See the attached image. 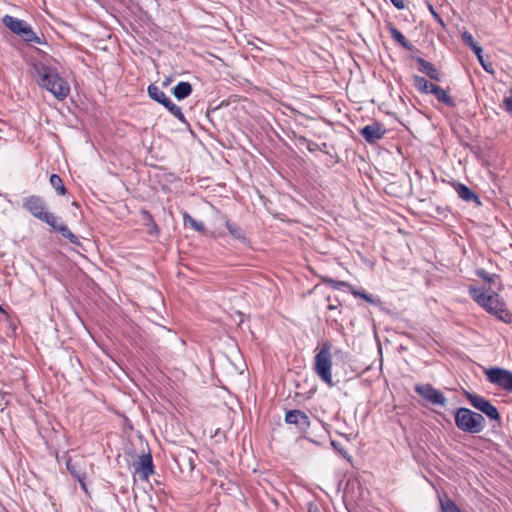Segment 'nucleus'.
Segmentation results:
<instances>
[{"mask_svg":"<svg viewBox=\"0 0 512 512\" xmlns=\"http://www.w3.org/2000/svg\"><path fill=\"white\" fill-rule=\"evenodd\" d=\"M22 206L35 218L45 222L55 231L67 238L72 244H79L78 237L70 231L68 226L61 221V218L53 213L47 212V204L45 200L38 195H30L23 198Z\"/></svg>","mask_w":512,"mask_h":512,"instance_id":"f257e3e1","label":"nucleus"},{"mask_svg":"<svg viewBox=\"0 0 512 512\" xmlns=\"http://www.w3.org/2000/svg\"><path fill=\"white\" fill-rule=\"evenodd\" d=\"M33 76L39 85L51 92L56 99L63 100L68 96L70 87L55 69L43 64H36Z\"/></svg>","mask_w":512,"mask_h":512,"instance_id":"f03ea898","label":"nucleus"},{"mask_svg":"<svg viewBox=\"0 0 512 512\" xmlns=\"http://www.w3.org/2000/svg\"><path fill=\"white\" fill-rule=\"evenodd\" d=\"M455 424L464 432L478 434L485 427V418L480 413L461 407L455 412Z\"/></svg>","mask_w":512,"mask_h":512,"instance_id":"7ed1b4c3","label":"nucleus"},{"mask_svg":"<svg viewBox=\"0 0 512 512\" xmlns=\"http://www.w3.org/2000/svg\"><path fill=\"white\" fill-rule=\"evenodd\" d=\"M332 355L331 344L324 342L319 351L315 355L314 371L319 378L326 383L329 387L335 384L332 379Z\"/></svg>","mask_w":512,"mask_h":512,"instance_id":"20e7f679","label":"nucleus"},{"mask_svg":"<svg viewBox=\"0 0 512 512\" xmlns=\"http://www.w3.org/2000/svg\"><path fill=\"white\" fill-rule=\"evenodd\" d=\"M466 398L470 404L477 410L484 413L491 420L500 422L501 417L498 409L486 398L481 395L466 392Z\"/></svg>","mask_w":512,"mask_h":512,"instance_id":"39448f33","label":"nucleus"},{"mask_svg":"<svg viewBox=\"0 0 512 512\" xmlns=\"http://www.w3.org/2000/svg\"><path fill=\"white\" fill-rule=\"evenodd\" d=\"M482 307L489 313L494 314L498 319L508 323L511 320V314L503 307L496 292L488 294Z\"/></svg>","mask_w":512,"mask_h":512,"instance_id":"423d86ee","label":"nucleus"},{"mask_svg":"<svg viewBox=\"0 0 512 512\" xmlns=\"http://www.w3.org/2000/svg\"><path fill=\"white\" fill-rule=\"evenodd\" d=\"M487 379L501 387L502 389L512 392V372L503 368L493 367L485 372Z\"/></svg>","mask_w":512,"mask_h":512,"instance_id":"0eeeda50","label":"nucleus"},{"mask_svg":"<svg viewBox=\"0 0 512 512\" xmlns=\"http://www.w3.org/2000/svg\"><path fill=\"white\" fill-rule=\"evenodd\" d=\"M415 391L428 403L439 406H445L447 403L445 395L431 384H418Z\"/></svg>","mask_w":512,"mask_h":512,"instance_id":"6e6552de","label":"nucleus"},{"mask_svg":"<svg viewBox=\"0 0 512 512\" xmlns=\"http://www.w3.org/2000/svg\"><path fill=\"white\" fill-rule=\"evenodd\" d=\"M285 422L287 424L296 425L301 432H306L310 427V420L308 415L301 410H289L285 414Z\"/></svg>","mask_w":512,"mask_h":512,"instance_id":"1a4fd4ad","label":"nucleus"},{"mask_svg":"<svg viewBox=\"0 0 512 512\" xmlns=\"http://www.w3.org/2000/svg\"><path fill=\"white\" fill-rule=\"evenodd\" d=\"M386 133V128L379 122H373L370 125H366L360 131L361 136L368 143H375L376 141L383 138Z\"/></svg>","mask_w":512,"mask_h":512,"instance_id":"9d476101","label":"nucleus"},{"mask_svg":"<svg viewBox=\"0 0 512 512\" xmlns=\"http://www.w3.org/2000/svg\"><path fill=\"white\" fill-rule=\"evenodd\" d=\"M153 472L152 456L150 454L141 455L135 466V474H138L141 480H148Z\"/></svg>","mask_w":512,"mask_h":512,"instance_id":"9b49d317","label":"nucleus"},{"mask_svg":"<svg viewBox=\"0 0 512 512\" xmlns=\"http://www.w3.org/2000/svg\"><path fill=\"white\" fill-rule=\"evenodd\" d=\"M66 468L69 473L80 483L81 487L86 490V473L83 471L81 464L78 461H73L69 458L66 461Z\"/></svg>","mask_w":512,"mask_h":512,"instance_id":"f8f14e48","label":"nucleus"},{"mask_svg":"<svg viewBox=\"0 0 512 512\" xmlns=\"http://www.w3.org/2000/svg\"><path fill=\"white\" fill-rule=\"evenodd\" d=\"M454 189L458 196L466 202H475L478 206L481 205V201L477 194H475L468 186L462 183H455Z\"/></svg>","mask_w":512,"mask_h":512,"instance_id":"ddd939ff","label":"nucleus"},{"mask_svg":"<svg viewBox=\"0 0 512 512\" xmlns=\"http://www.w3.org/2000/svg\"><path fill=\"white\" fill-rule=\"evenodd\" d=\"M415 60L419 65L418 69L420 72L426 74L432 80L440 81V73L432 63L421 57H417Z\"/></svg>","mask_w":512,"mask_h":512,"instance_id":"4468645a","label":"nucleus"},{"mask_svg":"<svg viewBox=\"0 0 512 512\" xmlns=\"http://www.w3.org/2000/svg\"><path fill=\"white\" fill-rule=\"evenodd\" d=\"M2 23L5 27H7L12 33L19 36L22 30L28 24L26 21L17 19L11 15H5L2 18Z\"/></svg>","mask_w":512,"mask_h":512,"instance_id":"2eb2a0df","label":"nucleus"},{"mask_svg":"<svg viewBox=\"0 0 512 512\" xmlns=\"http://www.w3.org/2000/svg\"><path fill=\"white\" fill-rule=\"evenodd\" d=\"M149 97L161 105L169 104L170 98L156 85L151 84L147 89Z\"/></svg>","mask_w":512,"mask_h":512,"instance_id":"dca6fc26","label":"nucleus"},{"mask_svg":"<svg viewBox=\"0 0 512 512\" xmlns=\"http://www.w3.org/2000/svg\"><path fill=\"white\" fill-rule=\"evenodd\" d=\"M193 91L192 85L189 82L181 81L172 90L174 97L178 100H183L191 95Z\"/></svg>","mask_w":512,"mask_h":512,"instance_id":"f3484780","label":"nucleus"},{"mask_svg":"<svg viewBox=\"0 0 512 512\" xmlns=\"http://www.w3.org/2000/svg\"><path fill=\"white\" fill-rule=\"evenodd\" d=\"M413 83L418 91L423 94H432V90L436 86L435 84L429 82L426 78L418 75L413 77Z\"/></svg>","mask_w":512,"mask_h":512,"instance_id":"a211bd4d","label":"nucleus"},{"mask_svg":"<svg viewBox=\"0 0 512 512\" xmlns=\"http://www.w3.org/2000/svg\"><path fill=\"white\" fill-rule=\"evenodd\" d=\"M432 94L436 97V99L439 102H441L449 107H454L456 105L455 100L451 96H449L443 88H441L438 85H436L433 88Z\"/></svg>","mask_w":512,"mask_h":512,"instance_id":"6ab92c4d","label":"nucleus"},{"mask_svg":"<svg viewBox=\"0 0 512 512\" xmlns=\"http://www.w3.org/2000/svg\"><path fill=\"white\" fill-rule=\"evenodd\" d=\"M389 32L394 41H396L399 45H401L403 48L407 50H412L414 47L411 43L407 41L405 36L402 34L400 30H398L394 26H389Z\"/></svg>","mask_w":512,"mask_h":512,"instance_id":"aec40b11","label":"nucleus"},{"mask_svg":"<svg viewBox=\"0 0 512 512\" xmlns=\"http://www.w3.org/2000/svg\"><path fill=\"white\" fill-rule=\"evenodd\" d=\"M19 37L27 43H35V44H42V40L40 37L34 33L32 30V27L30 24H27L26 27L22 30V32L19 34Z\"/></svg>","mask_w":512,"mask_h":512,"instance_id":"412c9836","label":"nucleus"},{"mask_svg":"<svg viewBox=\"0 0 512 512\" xmlns=\"http://www.w3.org/2000/svg\"><path fill=\"white\" fill-rule=\"evenodd\" d=\"M440 509L442 512H463L457 504L447 495L439 498Z\"/></svg>","mask_w":512,"mask_h":512,"instance_id":"4be33fe9","label":"nucleus"},{"mask_svg":"<svg viewBox=\"0 0 512 512\" xmlns=\"http://www.w3.org/2000/svg\"><path fill=\"white\" fill-rule=\"evenodd\" d=\"M50 184L55 189L57 194L64 196L67 193V189L63 184L61 177L57 174H52L50 176Z\"/></svg>","mask_w":512,"mask_h":512,"instance_id":"5701e85b","label":"nucleus"},{"mask_svg":"<svg viewBox=\"0 0 512 512\" xmlns=\"http://www.w3.org/2000/svg\"><path fill=\"white\" fill-rule=\"evenodd\" d=\"M469 294L475 302L479 305H483L486 301L488 294L481 288L469 287Z\"/></svg>","mask_w":512,"mask_h":512,"instance_id":"b1692460","label":"nucleus"},{"mask_svg":"<svg viewBox=\"0 0 512 512\" xmlns=\"http://www.w3.org/2000/svg\"><path fill=\"white\" fill-rule=\"evenodd\" d=\"M322 281L324 284H326L336 290H339L342 288H348L351 291V288H354L351 284H349L346 281L334 280L330 277H323Z\"/></svg>","mask_w":512,"mask_h":512,"instance_id":"393cba45","label":"nucleus"},{"mask_svg":"<svg viewBox=\"0 0 512 512\" xmlns=\"http://www.w3.org/2000/svg\"><path fill=\"white\" fill-rule=\"evenodd\" d=\"M462 41L469 46L475 54H479V52H483L482 48L475 42L473 36L468 31H465L461 35Z\"/></svg>","mask_w":512,"mask_h":512,"instance_id":"a878e982","label":"nucleus"},{"mask_svg":"<svg viewBox=\"0 0 512 512\" xmlns=\"http://www.w3.org/2000/svg\"><path fill=\"white\" fill-rule=\"evenodd\" d=\"M351 294L355 297H360L364 299L366 302L372 304V305H378L380 304V299L373 298L372 295L366 293L365 291L358 290L356 288H351Z\"/></svg>","mask_w":512,"mask_h":512,"instance_id":"bb28decb","label":"nucleus"},{"mask_svg":"<svg viewBox=\"0 0 512 512\" xmlns=\"http://www.w3.org/2000/svg\"><path fill=\"white\" fill-rule=\"evenodd\" d=\"M164 107L167 108L169 112L173 114L180 122L187 123L181 108L174 104L171 99L169 100V104H165Z\"/></svg>","mask_w":512,"mask_h":512,"instance_id":"cd10ccee","label":"nucleus"},{"mask_svg":"<svg viewBox=\"0 0 512 512\" xmlns=\"http://www.w3.org/2000/svg\"><path fill=\"white\" fill-rule=\"evenodd\" d=\"M183 218H184V223L190 225L194 230H196L198 232H204L205 231L204 224L202 222H200V221H197L196 219H194L189 214L185 213Z\"/></svg>","mask_w":512,"mask_h":512,"instance_id":"c85d7f7f","label":"nucleus"},{"mask_svg":"<svg viewBox=\"0 0 512 512\" xmlns=\"http://www.w3.org/2000/svg\"><path fill=\"white\" fill-rule=\"evenodd\" d=\"M226 228L228 229L229 233L236 239H243V233L241 228L236 224L231 222L230 220H227L225 223Z\"/></svg>","mask_w":512,"mask_h":512,"instance_id":"c756f323","label":"nucleus"},{"mask_svg":"<svg viewBox=\"0 0 512 512\" xmlns=\"http://www.w3.org/2000/svg\"><path fill=\"white\" fill-rule=\"evenodd\" d=\"M181 459H182V463L180 462V460L176 459V462L178 463L181 471H187V472H192L195 465H194V460L192 457H182L180 456Z\"/></svg>","mask_w":512,"mask_h":512,"instance_id":"7c9ffc66","label":"nucleus"},{"mask_svg":"<svg viewBox=\"0 0 512 512\" xmlns=\"http://www.w3.org/2000/svg\"><path fill=\"white\" fill-rule=\"evenodd\" d=\"M143 215H144V218L148 221L146 223V225L151 226L148 233L150 235H153V234L158 235L160 232V229H159L158 225L156 224V222L154 221L152 215L148 211H143Z\"/></svg>","mask_w":512,"mask_h":512,"instance_id":"2f4dec72","label":"nucleus"},{"mask_svg":"<svg viewBox=\"0 0 512 512\" xmlns=\"http://www.w3.org/2000/svg\"><path fill=\"white\" fill-rule=\"evenodd\" d=\"M476 275L484 280L485 282L492 283L495 281V279H499V276L496 274H490L485 269H477Z\"/></svg>","mask_w":512,"mask_h":512,"instance_id":"473e14b6","label":"nucleus"},{"mask_svg":"<svg viewBox=\"0 0 512 512\" xmlns=\"http://www.w3.org/2000/svg\"><path fill=\"white\" fill-rule=\"evenodd\" d=\"M331 445L334 448V450H336L343 456V458H345L348 461L351 460V456L349 455V453L342 447V445L338 441L332 440Z\"/></svg>","mask_w":512,"mask_h":512,"instance_id":"72a5a7b5","label":"nucleus"},{"mask_svg":"<svg viewBox=\"0 0 512 512\" xmlns=\"http://www.w3.org/2000/svg\"><path fill=\"white\" fill-rule=\"evenodd\" d=\"M505 110L512 115V89L509 91V96L505 97L504 101Z\"/></svg>","mask_w":512,"mask_h":512,"instance_id":"f704fd0d","label":"nucleus"},{"mask_svg":"<svg viewBox=\"0 0 512 512\" xmlns=\"http://www.w3.org/2000/svg\"><path fill=\"white\" fill-rule=\"evenodd\" d=\"M482 53L483 52H479V54H475V55L477 56V59L480 62L483 69L487 72H492V70L490 69L492 64L484 61Z\"/></svg>","mask_w":512,"mask_h":512,"instance_id":"c9c22d12","label":"nucleus"},{"mask_svg":"<svg viewBox=\"0 0 512 512\" xmlns=\"http://www.w3.org/2000/svg\"><path fill=\"white\" fill-rule=\"evenodd\" d=\"M428 8H429V11L431 12L433 18L442 26L444 27L445 26V23L443 21V19L440 17V15L435 11L433 5L429 4L428 5Z\"/></svg>","mask_w":512,"mask_h":512,"instance_id":"e433bc0d","label":"nucleus"},{"mask_svg":"<svg viewBox=\"0 0 512 512\" xmlns=\"http://www.w3.org/2000/svg\"><path fill=\"white\" fill-rule=\"evenodd\" d=\"M318 148H320V145L313 142V141H310L308 142L307 144V149L310 151V152H315L316 150H318Z\"/></svg>","mask_w":512,"mask_h":512,"instance_id":"4c0bfd02","label":"nucleus"},{"mask_svg":"<svg viewBox=\"0 0 512 512\" xmlns=\"http://www.w3.org/2000/svg\"><path fill=\"white\" fill-rule=\"evenodd\" d=\"M392 2V4L397 8V9H404L405 8V2L404 0H390Z\"/></svg>","mask_w":512,"mask_h":512,"instance_id":"58836bf2","label":"nucleus"},{"mask_svg":"<svg viewBox=\"0 0 512 512\" xmlns=\"http://www.w3.org/2000/svg\"><path fill=\"white\" fill-rule=\"evenodd\" d=\"M297 141H298V143H299V144H306V145L308 144V142H310V140H308V139H307L306 137H304V136H299V137L297 138Z\"/></svg>","mask_w":512,"mask_h":512,"instance_id":"ea45409f","label":"nucleus"},{"mask_svg":"<svg viewBox=\"0 0 512 512\" xmlns=\"http://www.w3.org/2000/svg\"><path fill=\"white\" fill-rule=\"evenodd\" d=\"M327 146H328V145H327V143H322V144L320 145V148H318V150H320V151H322V152H325V153H326V152H327V151H326Z\"/></svg>","mask_w":512,"mask_h":512,"instance_id":"a19ab883","label":"nucleus"},{"mask_svg":"<svg viewBox=\"0 0 512 512\" xmlns=\"http://www.w3.org/2000/svg\"><path fill=\"white\" fill-rule=\"evenodd\" d=\"M446 208H441V207H437V212L439 215H444L445 216V212H446Z\"/></svg>","mask_w":512,"mask_h":512,"instance_id":"79ce46f5","label":"nucleus"},{"mask_svg":"<svg viewBox=\"0 0 512 512\" xmlns=\"http://www.w3.org/2000/svg\"><path fill=\"white\" fill-rule=\"evenodd\" d=\"M170 81H171V80H170L169 78H167V79L163 82V86H165V87H166V86H168V85L170 84Z\"/></svg>","mask_w":512,"mask_h":512,"instance_id":"37998d69","label":"nucleus"},{"mask_svg":"<svg viewBox=\"0 0 512 512\" xmlns=\"http://www.w3.org/2000/svg\"><path fill=\"white\" fill-rule=\"evenodd\" d=\"M335 308H336V306H335L334 304H329V305H328V309H329V310H333V309H335Z\"/></svg>","mask_w":512,"mask_h":512,"instance_id":"c03bdc74","label":"nucleus"},{"mask_svg":"<svg viewBox=\"0 0 512 512\" xmlns=\"http://www.w3.org/2000/svg\"><path fill=\"white\" fill-rule=\"evenodd\" d=\"M341 435L344 436L347 440H350L349 435H346V434H341Z\"/></svg>","mask_w":512,"mask_h":512,"instance_id":"a18cd8bd","label":"nucleus"},{"mask_svg":"<svg viewBox=\"0 0 512 512\" xmlns=\"http://www.w3.org/2000/svg\"><path fill=\"white\" fill-rule=\"evenodd\" d=\"M0 312H4V309L2 308L1 305H0Z\"/></svg>","mask_w":512,"mask_h":512,"instance_id":"49530a36","label":"nucleus"}]
</instances>
